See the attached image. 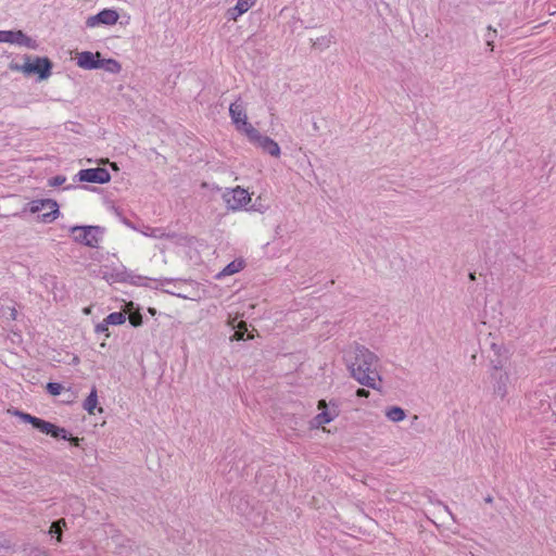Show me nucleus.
Wrapping results in <instances>:
<instances>
[{
    "label": "nucleus",
    "instance_id": "ddd939ff",
    "mask_svg": "<svg viewBox=\"0 0 556 556\" xmlns=\"http://www.w3.org/2000/svg\"><path fill=\"white\" fill-rule=\"evenodd\" d=\"M118 13L113 9H103L96 15H91L86 20L87 27H96L100 24L114 25L118 21Z\"/></svg>",
    "mask_w": 556,
    "mask_h": 556
},
{
    "label": "nucleus",
    "instance_id": "bb28decb",
    "mask_svg": "<svg viewBox=\"0 0 556 556\" xmlns=\"http://www.w3.org/2000/svg\"><path fill=\"white\" fill-rule=\"evenodd\" d=\"M148 278L147 277H143V276H135V275H127V278H125L124 280H128L129 282L134 283V285H138V286H141V285H144L143 283V280H147Z\"/></svg>",
    "mask_w": 556,
    "mask_h": 556
},
{
    "label": "nucleus",
    "instance_id": "b1692460",
    "mask_svg": "<svg viewBox=\"0 0 556 556\" xmlns=\"http://www.w3.org/2000/svg\"><path fill=\"white\" fill-rule=\"evenodd\" d=\"M46 389L51 395H60L64 387L59 382H48Z\"/></svg>",
    "mask_w": 556,
    "mask_h": 556
},
{
    "label": "nucleus",
    "instance_id": "c9c22d12",
    "mask_svg": "<svg viewBox=\"0 0 556 556\" xmlns=\"http://www.w3.org/2000/svg\"><path fill=\"white\" fill-rule=\"evenodd\" d=\"M244 332H245V341H248V340L253 338L252 332L248 329L247 326H245Z\"/></svg>",
    "mask_w": 556,
    "mask_h": 556
},
{
    "label": "nucleus",
    "instance_id": "7c9ffc66",
    "mask_svg": "<svg viewBox=\"0 0 556 556\" xmlns=\"http://www.w3.org/2000/svg\"><path fill=\"white\" fill-rule=\"evenodd\" d=\"M356 395L358 397H367L369 395V391L363 388L357 389Z\"/></svg>",
    "mask_w": 556,
    "mask_h": 556
},
{
    "label": "nucleus",
    "instance_id": "f03ea898",
    "mask_svg": "<svg viewBox=\"0 0 556 556\" xmlns=\"http://www.w3.org/2000/svg\"><path fill=\"white\" fill-rule=\"evenodd\" d=\"M245 137L248 138L250 143H252L257 149H261L264 153H267L273 157L280 156L281 150L279 144L268 136L262 134L260 130L254 128L247 119Z\"/></svg>",
    "mask_w": 556,
    "mask_h": 556
},
{
    "label": "nucleus",
    "instance_id": "39448f33",
    "mask_svg": "<svg viewBox=\"0 0 556 556\" xmlns=\"http://www.w3.org/2000/svg\"><path fill=\"white\" fill-rule=\"evenodd\" d=\"M28 205L31 213H40L46 211L38 216L42 223H52L60 213L59 204L52 199L33 200Z\"/></svg>",
    "mask_w": 556,
    "mask_h": 556
},
{
    "label": "nucleus",
    "instance_id": "e433bc0d",
    "mask_svg": "<svg viewBox=\"0 0 556 556\" xmlns=\"http://www.w3.org/2000/svg\"><path fill=\"white\" fill-rule=\"evenodd\" d=\"M172 281H173L172 279L165 278V279L161 280V286H165L167 283H170Z\"/></svg>",
    "mask_w": 556,
    "mask_h": 556
},
{
    "label": "nucleus",
    "instance_id": "f3484780",
    "mask_svg": "<svg viewBox=\"0 0 556 556\" xmlns=\"http://www.w3.org/2000/svg\"><path fill=\"white\" fill-rule=\"evenodd\" d=\"M243 14V0H237V4L233 8L228 9L226 13L228 29L232 28L237 22V18Z\"/></svg>",
    "mask_w": 556,
    "mask_h": 556
},
{
    "label": "nucleus",
    "instance_id": "5701e85b",
    "mask_svg": "<svg viewBox=\"0 0 556 556\" xmlns=\"http://www.w3.org/2000/svg\"><path fill=\"white\" fill-rule=\"evenodd\" d=\"M104 320L106 321V324L110 326H118V325H123L126 320V315L123 313V312H114V313H111L109 314Z\"/></svg>",
    "mask_w": 556,
    "mask_h": 556
},
{
    "label": "nucleus",
    "instance_id": "c756f323",
    "mask_svg": "<svg viewBox=\"0 0 556 556\" xmlns=\"http://www.w3.org/2000/svg\"><path fill=\"white\" fill-rule=\"evenodd\" d=\"M9 68L11 71H14V72H23L24 74H26V68H25V63L24 64H18V63H11L9 65Z\"/></svg>",
    "mask_w": 556,
    "mask_h": 556
},
{
    "label": "nucleus",
    "instance_id": "6e6552de",
    "mask_svg": "<svg viewBox=\"0 0 556 556\" xmlns=\"http://www.w3.org/2000/svg\"><path fill=\"white\" fill-rule=\"evenodd\" d=\"M227 315V323L233 330L230 340H243V313L240 312V307L235 303L229 304Z\"/></svg>",
    "mask_w": 556,
    "mask_h": 556
},
{
    "label": "nucleus",
    "instance_id": "72a5a7b5",
    "mask_svg": "<svg viewBox=\"0 0 556 556\" xmlns=\"http://www.w3.org/2000/svg\"><path fill=\"white\" fill-rule=\"evenodd\" d=\"M256 0H245V12L255 4Z\"/></svg>",
    "mask_w": 556,
    "mask_h": 556
},
{
    "label": "nucleus",
    "instance_id": "0eeeda50",
    "mask_svg": "<svg viewBox=\"0 0 556 556\" xmlns=\"http://www.w3.org/2000/svg\"><path fill=\"white\" fill-rule=\"evenodd\" d=\"M25 68L26 75L37 74L39 80L48 79L52 74L53 63L47 56H35L30 60V56L25 55Z\"/></svg>",
    "mask_w": 556,
    "mask_h": 556
},
{
    "label": "nucleus",
    "instance_id": "aec40b11",
    "mask_svg": "<svg viewBox=\"0 0 556 556\" xmlns=\"http://www.w3.org/2000/svg\"><path fill=\"white\" fill-rule=\"evenodd\" d=\"M386 416L389 420L399 422L405 419V410L399 406H392L386 410Z\"/></svg>",
    "mask_w": 556,
    "mask_h": 556
},
{
    "label": "nucleus",
    "instance_id": "393cba45",
    "mask_svg": "<svg viewBox=\"0 0 556 556\" xmlns=\"http://www.w3.org/2000/svg\"><path fill=\"white\" fill-rule=\"evenodd\" d=\"M330 45H331V37H328V36L317 38L313 43V46L315 48H318L320 50L328 48Z\"/></svg>",
    "mask_w": 556,
    "mask_h": 556
},
{
    "label": "nucleus",
    "instance_id": "58836bf2",
    "mask_svg": "<svg viewBox=\"0 0 556 556\" xmlns=\"http://www.w3.org/2000/svg\"><path fill=\"white\" fill-rule=\"evenodd\" d=\"M72 396H68V400L66 401L67 403H71L73 401V399L75 397L74 396V393L71 394Z\"/></svg>",
    "mask_w": 556,
    "mask_h": 556
},
{
    "label": "nucleus",
    "instance_id": "423d86ee",
    "mask_svg": "<svg viewBox=\"0 0 556 556\" xmlns=\"http://www.w3.org/2000/svg\"><path fill=\"white\" fill-rule=\"evenodd\" d=\"M490 383L492 394L495 397L503 400L508 393L509 375L506 371H502L501 362L493 364V370L490 375Z\"/></svg>",
    "mask_w": 556,
    "mask_h": 556
},
{
    "label": "nucleus",
    "instance_id": "412c9836",
    "mask_svg": "<svg viewBox=\"0 0 556 556\" xmlns=\"http://www.w3.org/2000/svg\"><path fill=\"white\" fill-rule=\"evenodd\" d=\"M66 528V522L64 519H58L53 521L50 526L49 533L52 536L56 538L58 542H61L63 530Z\"/></svg>",
    "mask_w": 556,
    "mask_h": 556
},
{
    "label": "nucleus",
    "instance_id": "1a4fd4ad",
    "mask_svg": "<svg viewBox=\"0 0 556 556\" xmlns=\"http://www.w3.org/2000/svg\"><path fill=\"white\" fill-rule=\"evenodd\" d=\"M0 42L14 43L29 49L38 47L37 41L22 30H0Z\"/></svg>",
    "mask_w": 556,
    "mask_h": 556
},
{
    "label": "nucleus",
    "instance_id": "f704fd0d",
    "mask_svg": "<svg viewBox=\"0 0 556 556\" xmlns=\"http://www.w3.org/2000/svg\"><path fill=\"white\" fill-rule=\"evenodd\" d=\"M33 553H34V556H48V554L41 549H36Z\"/></svg>",
    "mask_w": 556,
    "mask_h": 556
},
{
    "label": "nucleus",
    "instance_id": "2f4dec72",
    "mask_svg": "<svg viewBox=\"0 0 556 556\" xmlns=\"http://www.w3.org/2000/svg\"><path fill=\"white\" fill-rule=\"evenodd\" d=\"M66 441H70L73 445L78 446L79 445V439L72 437L71 433L67 432V439Z\"/></svg>",
    "mask_w": 556,
    "mask_h": 556
},
{
    "label": "nucleus",
    "instance_id": "9b49d317",
    "mask_svg": "<svg viewBox=\"0 0 556 556\" xmlns=\"http://www.w3.org/2000/svg\"><path fill=\"white\" fill-rule=\"evenodd\" d=\"M255 192L245 189V212H255L263 214L270 207V198L266 192H262L253 199Z\"/></svg>",
    "mask_w": 556,
    "mask_h": 556
},
{
    "label": "nucleus",
    "instance_id": "4c0bfd02",
    "mask_svg": "<svg viewBox=\"0 0 556 556\" xmlns=\"http://www.w3.org/2000/svg\"><path fill=\"white\" fill-rule=\"evenodd\" d=\"M469 279L472 280V281L476 280V274L475 273H470L469 274Z\"/></svg>",
    "mask_w": 556,
    "mask_h": 556
},
{
    "label": "nucleus",
    "instance_id": "6ab92c4d",
    "mask_svg": "<svg viewBox=\"0 0 556 556\" xmlns=\"http://www.w3.org/2000/svg\"><path fill=\"white\" fill-rule=\"evenodd\" d=\"M97 404H98V393H97V388L93 386L89 395L84 401L83 407L89 414H93V410L97 407Z\"/></svg>",
    "mask_w": 556,
    "mask_h": 556
},
{
    "label": "nucleus",
    "instance_id": "473e14b6",
    "mask_svg": "<svg viewBox=\"0 0 556 556\" xmlns=\"http://www.w3.org/2000/svg\"><path fill=\"white\" fill-rule=\"evenodd\" d=\"M43 280L47 281V285L48 283H51L52 286L55 285V277L54 276H46V277H43Z\"/></svg>",
    "mask_w": 556,
    "mask_h": 556
},
{
    "label": "nucleus",
    "instance_id": "c85d7f7f",
    "mask_svg": "<svg viewBox=\"0 0 556 556\" xmlns=\"http://www.w3.org/2000/svg\"><path fill=\"white\" fill-rule=\"evenodd\" d=\"M66 178L64 176L58 175L51 178L50 186L59 187L65 182Z\"/></svg>",
    "mask_w": 556,
    "mask_h": 556
},
{
    "label": "nucleus",
    "instance_id": "f8f14e48",
    "mask_svg": "<svg viewBox=\"0 0 556 556\" xmlns=\"http://www.w3.org/2000/svg\"><path fill=\"white\" fill-rule=\"evenodd\" d=\"M79 181L91 184H106L111 180V175L106 168L94 167L80 169L76 175Z\"/></svg>",
    "mask_w": 556,
    "mask_h": 556
},
{
    "label": "nucleus",
    "instance_id": "dca6fc26",
    "mask_svg": "<svg viewBox=\"0 0 556 556\" xmlns=\"http://www.w3.org/2000/svg\"><path fill=\"white\" fill-rule=\"evenodd\" d=\"M229 113L237 129L240 131L243 130V106L239 100L230 104Z\"/></svg>",
    "mask_w": 556,
    "mask_h": 556
},
{
    "label": "nucleus",
    "instance_id": "2eb2a0df",
    "mask_svg": "<svg viewBox=\"0 0 556 556\" xmlns=\"http://www.w3.org/2000/svg\"><path fill=\"white\" fill-rule=\"evenodd\" d=\"M224 199L231 210H240L243 206V188L238 186L231 192H226Z\"/></svg>",
    "mask_w": 556,
    "mask_h": 556
},
{
    "label": "nucleus",
    "instance_id": "7ed1b4c3",
    "mask_svg": "<svg viewBox=\"0 0 556 556\" xmlns=\"http://www.w3.org/2000/svg\"><path fill=\"white\" fill-rule=\"evenodd\" d=\"M12 414L21 418L24 422L30 424L42 433L50 434L55 439H67V430L62 427L18 409H14Z\"/></svg>",
    "mask_w": 556,
    "mask_h": 556
},
{
    "label": "nucleus",
    "instance_id": "a878e982",
    "mask_svg": "<svg viewBox=\"0 0 556 556\" xmlns=\"http://www.w3.org/2000/svg\"><path fill=\"white\" fill-rule=\"evenodd\" d=\"M129 323L131 326L134 327H139L142 325L143 323V318H142V315L137 312V313H132L130 316H129Z\"/></svg>",
    "mask_w": 556,
    "mask_h": 556
},
{
    "label": "nucleus",
    "instance_id": "cd10ccee",
    "mask_svg": "<svg viewBox=\"0 0 556 556\" xmlns=\"http://www.w3.org/2000/svg\"><path fill=\"white\" fill-rule=\"evenodd\" d=\"M108 330H109V325L106 324V321H105L104 319H103V321H102V323L98 324V325L96 326V328H94V331H96L97 333H104V334H105V337H109V336H110V333L108 332Z\"/></svg>",
    "mask_w": 556,
    "mask_h": 556
},
{
    "label": "nucleus",
    "instance_id": "4468645a",
    "mask_svg": "<svg viewBox=\"0 0 556 556\" xmlns=\"http://www.w3.org/2000/svg\"><path fill=\"white\" fill-rule=\"evenodd\" d=\"M100 52L83 51L77 54V65L85 70H98L102 67L100 63Z\"/></svg>",
    "mask_w": 556,
    "mask_h": 556
},
{
    "label": "nucleus",
    "instance_id": "f257e3e1",
    "mask_svg": "<svg viewBox=\"0 0 556 556\" xmlns=\"http://www.w3.org/2000/svg\"><path fill=\"white\" fill-rule=\"evenodd\" d=\"M379 358L364 345H356L349 369L352 377L361 384L377 390V381L381 378L378 372Z\"/></svg>",
    "mask_w": 556,
    "mask_h": 556
},
{
    "label": "nucleus",
    "instance_id": "4be33fe9",
    "mask_svg": "<svg viewBox=\"0 0 556 556\" xmlns=\"http://www.w3.org/2000/svg\"><path fill=\"white\" fill-rule=\"evenodd\" d=\"M100 63L102 64L101 68H104L106 72H110L112 74H117L121 72L122 66L119 62L113 59L102 60L100 59Z\"/></svg>",
    "mask_w": 556,
    "mask_h": 556
},
{
    "label": "nucleus",
    "instance_id": "20e7f679",
    "mask_svg": "<svg viewBox=\"0 0 556 556\" xmlns=\"http://www.w3.org/2000/svg\"><path fill=\"white\" fill-rule=\"evenodd\" d=\"M104 231L105 229L101 226H73L70 228L73 240L89 248L99 247Z\"/></svg>",
    "mask_w": 556,
    "mask_h": 556
},
{
    "label": "nucleus",
    "instance_id": "a19ab883",
    "mask_svg": "<svg viewBox=\"0 0 556 556\" xmlns=\"http://www.w3.org/2000/svg\"><path fill=\"white\" fill-rule=\"evenodd\" d=\"M276 233L279 235L280 233V226H277L276 228Z\"/></svg>",
    "mask_w": 556,
    "mask_h": 556
},
{
    "label": "nucleus",
    "instance_id": "ea45409f",
    "mask_svg": "<svg viewBox=\"0 0 556 556\" xmlns=\"http://www.w3.org/2000/svg\"><path fill=\"white\" fill-rule=\"evenodd\" d=\"M485 502L491 503V502H492V497H491V496H488V497L485 498Z\"/></svg>",
    "mask_w": 556,
    "mask_h": 556
},
{
    "label": "nucleus",
    "instance_id": "a211bd4d",
    "mask_svg": "<svg viewBox=\"0 0 556 556\" xmlns=\"http://www.w3.org/2000/svg\"><path fill=\"white\" fill-rule=\"evenodd\" d=\"M241 268H243V258H236L233 262L229 263L220 273L217 274V278H222L224 276L232 275L238 273Z\"/></svg>",
    "mask_w": 556,
    "mask_h": 556
},
{
    "label": "nucleus",
    "instance_id": "9d476101",
    "mask_svg": "<svg viewBox=\"0 0 556 556\" xmlns=\"http://www.w3.org/2000/svg\"><path fill=\"white\" fill-rule=\"evenodd\" d=\"M317 408L320 410V413L317 414L313 419L314 427H320L329 424L339 416V406L333 402H330L329 406L325 400H319Z\"/></svg>",
    "mask_w": 556,
    "mask_h": 556
}]
</instances>
